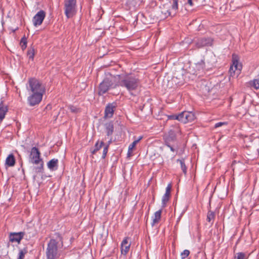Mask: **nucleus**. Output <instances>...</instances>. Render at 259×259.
I'll return each mask as SVG.
<instances>
[{"instance_id": "obj_1", "label": "nucleus", "mask_w": 259, "mask_h": 259, "mask_svg": "<svg viewBox=\"0 0 259 259\" xmlns=\"http://www.w3.org/2000/svg\"><path fill=\"white\" fill-rule=\"evenodd\" d=\"M114 81L116 85L124 86L130 91L136 90L139 84L137 79L128 77L124 73L114 76Z\"/></svg>"}, {"instance_id": "obj_2", "label": "nucleus", "mask_w": 259, "mask_h": 259, "mask_svg": "<svg viewBox=\"0 0 259 259\" xmlns=\"http://www.w3.org/2000/svg\"><path fill=\"white\" fill-rule=\"evenodd\" d=\"M29 161L32 164H39V166L33 168L35 173L42 172L44 167V161L40 158V153L36 147H33L30 151L29 155Z\"/></svg>"}, {"instance_id": "obj_3", "label": "nucleus", "mask_w": 259, "mask_h": 259, "mask_svg": "<svg viewBox=\"0 0 259 259\" xmlns=\"http://www.w3.org/2000/svg\"><path fill=\"white\" fill-rule=\"evenodd\" d=\"M61 241V238L58 235L56 239H51L48 243L46 249L47 259H57L59 257L58 243Z\"/></svg>"}, {"instance_id": "obj_4", "label": "nucleus", "mask_w": 259, "mask_h": 259, "mask_svg": "<svg viewBox=\"0 0 259 259\" xmlns=\"http://www.w3.org/2000/svg\"><path fill=\"white\" fill-rule=\"evenodd\" d=\"M30 90L32 93L41 94L44 95L45 93V88L44 85L37 79L31 78L28 81Z\"/></svg>"}, {"instance_id": "obj_5", "label": "nucleus", "mask_w": 259, "mask_h": 259, "mask_svg": "<svg viewBox=\"0 0 259 259\" xmlns=\"http://www.w3.org/2000/svg\"><path fill=\"white\" fill-rule=\"evenodd\" d=\"M242 65L239 62L238 57L233 54L232 56V64L229 69L230 76L232 77H237L240 74Z\"/></svg>"}, {"instance_id": "obj_6", "label": "nucleus", "mask_w": 259, "mask_h": 259, "mask_svg": "<svg viewBox=\"0 0 259 259\" xmlns=\"http://www.w3.org/2000/svg\"><path fill=\"white\" fill-rule=\"evenodd\" d=\"M64 13L67 18L73 17L76 12V0H64Z\"/></svg>"}, {"instance_id": "obj_7", "label": "nucleus", "mask_w": 259, "mask_h": 259, "mask_svg": "<svg viewBox=\"0 0 259 259\" xmlns=\"http://www.w3.org/2000/svg\"><path fill=\"white\" fill-rule=\"evenodd\" d=\"M177 118H178L179 121L184 123H186L194 121L195 119V116L192 112L184 111L178 114V117Z\"/></svg>"}, {"instance_id": "obj_8", "label": "nucleus", "mask_w": 259, "mask_h": 259, "mask_svg": "<svg viewBox=\"0 0 259 259\" xmlns=\"http://www.w3.org/2000/svg\"><path fill=\"white\" fill-rule=\"evenodd\" d=\"M27 236V233L25 231L20 232H12L9 234V240L11 242H17L20 243L21 240L24 238V236Z\"/></svg>"}, {"instance_id": "obj_9", "label": "nucleus", "mask_w": 259, "mask_h": 259, "mask_svg": "<svg viewBox=\"0 0 259 259\" xmlns=\"http://www.w3.org/2000/svg\"><path fill=\"white\" fill-rule=\"evenodd\" d=\"M43 95L41 94L32 93L28 97V102L30 106H33L38 104L42 100Z\"/></svg>"}, {"instance_id": "obj_10", "label": "nucleus", "mask_w": 259, "mask_h": 259, "mask_svg": "<svg viewBox=\"0 0 259 259\" xmlns=\"http://www.w3.org/2000/svg\"><path fill=\"white\" fill-rule=\"evenodd\" d=\"M46 13L43 10L38 12L33 18V23L35 26L41 25L45 18Z\"/></svg>"}, {"instance_id": "obj_11", "label": "nucleus", "mask_w": 259, "mask_h": 259, "mask_svg": "<svg viewBox=\"0 0 259 259\" xmlns=\"http://www.w3.org/2000/svg\"><path fill=\"white\" fill-rule=\"evenodd\" d=\"M111 85V81H109L108 79H104L99 85L98 90L99 95H103L106 93Z\"/></svg>"}, {"instance_id": "obj_12", "label": "nucleus", "mask_w": 259, "mask_h": 259, "mask_svg": "<svg viewBox=\"0 0 259 259\" xmlns=\"http://www.w3.org/2000/svg\"><path fill=\"white\" fill-rule=\"evenodd\" d=\"M171 189V185L170 184H168L166 188V191L164 195L162 197V207H164L166 203L168 201L170 196V191Z\"/></svg>"}, {"instance_id": "obj_13", "label": "nucleus", "mask_w": 259, "mask_h": 259, "mask_svg": "<svg viewBox=\"0 0 259 259\" xmlns=\"http://www.w3.org/2000/svg\"><path fill=\"white\" fill-rule=\"evenodd\" d=\"M142 139V137H140L129 145L127 154V157H131L133 155V151L135 150L136 146Z\"/></svg>"}, {"instance_id": "obj_14", "label": "nucleus", "mask_w": 259, "mask_h": 259, "mask_svg": "<svg viewBox=\"0 0 259 259\" xmlns=\"http://www.w3.org/2000/svg\"><path fill=\"white\" fill-rule=\"evenodd\" d=\"M131 246V243L128 242L127 238H125L121 244V252L122 254H126L128 251Z\"/></svg>"}, {"instance_id": "obj_15", "label": "nucleus", "mask_w": 259, "mask_h": 259, "mask_svg": "<svg viewBox=\"0 0 259 259\" xmlns=\"http://www.w3.org/2000/svg\"><path fill=\"white\" fill-rule=\"evenodd\" d=\"M113 115V104H109L106 107L105 110L104 118L105 119L110 118Z\"/></svg>"}, {"instance_id": "obj_16", "label": "nucleus", "mask_w": 259, "mask_h": 259, "mask_svg": "<svg viewBox=\"0 0 259 259\" xmlns=\"http://www.w3.org/2000/svg\"><path fill=\"white\" fill-rule=\"evenodd\" d=\"M106 129L107 135L108 137L109 141L108 143L110 144L112 140V135L113 131V123L110 122L109 123H107L106 124Z\"/></svg>"}, {"instance_id": "obj_17", "label": "nucleus", "mask_w": 259, "mask_h": 259, "mask_svg": "<svg viewBox=\"0 0 259 259\" xmlns=\"http://www.w3.org/2000/svg\"><path fill=\"white\" fill-rule=\"evenodd\" d=\"M47 166L51 170H57L58 167V160L57 159H52L47 163Z\"/></svg>"}, {"instance_id": "obj_18", "label": "nucleus", "mask_w": 259, "mask_h": 259, "mask_svg": "<svg viewBox=\"0 0 259 259\" xmlns=\"http://www.w3.org/2000/svg\"><path fill=\"white\" fill-rule=\"evenodd\" d=\"M162 210H159L155 212L152 219V226H153L155 224L158 223L161 219Z\"/></svg>"}, {"instance_id": "obj_19", "label": "nucleus", "mask_w": 259, "mask_h": 259, "mask_svg": "<svg viewBox=\"0 0 259 259\" xmlns=\"http://www.w3.org/2000/svg\"><path fill=\"white\" fill-rule=\"evenodd\" d=\"M8 111L7 106L3 104H0V121L2 122L5 117V115Z\"/></svg>"}, {"instance_id": "obj_20", "label": "nucleus", "mask_w": 259, "mask_h": 259, "mask_svg": "<svg viewBox=\"0 0 259 259\" xmlns=\"http://www.w3.org/2000/svg\"><path fill=\"white\" fill-rule=\"evenodd\" d=\"M15 159L13 154H10L6 160V164L9 166H13L15 165Z\"/></svg>"}, {"instance_id": "obj_21", "label": "nucleus", "mask_w": 259, "mask_h": 259, "mask_svg": "<svg viewBox=\"0 0 259 259\" xmlns=\"http://www.w3.org/2000/svg\"><path fill=\"white\" fill-rule=\"evenodd\" d=\"M210 41L209 39L206 38H201L199 39L198 42H196V45L197 47L200 48L204 46L208 45L209 44Z\"/></svg>"}, {"instance_id": "obj_22", "label": "nucleus", "mask_w": 259, "mask_h": 259, "mask_svg": "<svg viewBox=\"0 0 259 259\" xmlns=\"http://www.w3.org/2000/svg\"><path fill=\"white\" fill-rule=\"evenodd\" d=\"M104 143L103 142H97L94 148L91 149V153L93 154H96V152L101 149Z\"/></svg>"}, {"instance_id": "obj_23", "label": "nucleus", "mask_w": 259, "mask_h": 259, "mask_svg": "<svg viewBox=\"0 0 259 259\" xmlns=\"http://www.w3.org/2000/svg\"><path fill=\"white\" fill-rule=\"evenodd\" d=\"M172 4L171 5V11L172 12L173 15H175L178 9V2L179 0H172Z\"/></svg>"}, {"instance_id": "obj_24", "label": "nucleus", "mask_w": 259, "mask_h": 259, "mask_svg": "<svg viewBox=\"0 0 259 259\" xmlns=\"http://www.w3.org/2000/svg\"><path fill=\"white\" fill-rule=\"evenodd\" d=\"M35 54V50L33 47L29 48L27 52V56L29 59L33 60Z\"/></svg>"}, {"instance_id": "obj_25", "label": "nucleus", "mask_w": 259, "mask_h": 259, "mask_svg": "<svg viewBox=\"0 0 259 259\" xmlns=\"http://www.w3.org/2000/svg\"><path fill=\"white\" fill-rule=\"evenodd\" d=\"M27 253V249L26 248L20 249L18 257L17 259H24L25 255Z\"/></svg>"}, {"instance_id": "obj_26", "label": "nucleus", "mask_w": 259, "mask_h": 259, "mask_svg": "<svg viewBox=\"0 0 259 259\" xmlns=\"http://www.w3.org/2000/svg\"><path fill=\"white\" fill-rule=\"evenodd\" d=\"M177 162L180 163L183 172L186 174L187 172V167L184 163V160L183 159H178Z\"/></svg>"}, {"instance_id": "obj_27", "label": "nucleus", "mask_w": 259, "mask_h": 259, "mask_svg": "<svg viewBox=\"0 0 259 259\" xmlns=\"http://www.w3.org/2000/svg\"><path fill=\"white\" fill-rule=\"evenodd\" d=\"M235 259H247L246 255L243 252L237 253L235 255Z\"/></svg>"}, {"instance_id": "obj_28", "label": "nucleus", "mask_w": 259, "mask_h": 259, "mask_svg": "<svg viewBox=\"0 0 259 259\" xmlns=\"http://www.w3.org/2000/svg\"><path fill=\"white\" fill-rule=\"evenodd\" d=\"M215 214L213 212L209 211H208L207 215V220L209 222H211L214 219Z\"/></svg>"}, {"instance_id": "obj_29", "label": "nucleus", "mask_w": 259, "mask_h": 259, "mask_svg": "<svg viewBox=\"0 0 259 259\" xmlns=\"http://www.w3.org/2000/svg\"><path fill=\"white\" fill-rule=\"evenodd\" d=\"M20 44L21 45V48L23 50L25 49L27 47V39L24 36L21 38Z\"/></svg>"}, {"instance_id": "obj_30", "label": "nucleus", "mask_w": 259, "mask_h": 259, "mask_svg": "<svg viewBox=\"0 0 259 259\" xmlns=\"http://www.w3.org/2000/svg\"><path fill=\"white\" fill-rule=\"evenodd\" d=\"M161 13L164 15L165 17L167 16H174L172 14V12L171 11H169V10H166L165 9L162 10Z\"/></svg>"}, {"instance_id": "obj_31", "label": "nucleus", "mask_w": 259, "mask_h": 259, "mask_svg": "<svg viewBox=\"0 0 259 259\" xmlns=\"http://www.w3.org/2000/svg\"><path fill=\"white\" fill-rule=\"evenodd\" d=\"M190 254V251L188 250H184L181 254V256L182 259L185 258Z\"/></svg>"}, {"instance_id": "obj_32", "label": "nucleus", "mask_w": 259, "mask_h": 259, "mask_svg": "<svg viewBox=\"0 0 259 259\" xmlns=\"http://www.w3.org/2000/svg\"><path fill=\"white\" fill-rule=\"evenodd\" d=\"M252 85L255 89H259V79H255L253 82Z\"/></svg>"}, {"instance_id": "obj_33", "label": "nucleus", "mask_w": 259, "mask_h": 259, "mask_svg": "<svg viewBox=\"0 0 259 259\" xmlns=\"http://www.w3.org/2000/svg\"><path fill=\"white\" fill-rule=\"evenodd\" d=\"M69 109L72 113H77L79 111V109L78 108L73 106H69Z\"/></svg>"}, {"instance_id": "obj_34", "label": "nucleus", "mask_w": 259, "mask_h": 259, "mask_svg": "<svg viewBox=\"0 0 259 259\" xmlns=\"http://www.w3.org/2000/svg\"><path fill=\"white\" fill-rule=\"evenodd\" d=\"M108 145H106L104 147V149H103V155H102V157L104 158L105 157V156L107 154V153L108 152Z\"/></svg>"}, {"instance_id": "obj_35", "label": "nucleus", "mask_w": 259, "mask_h": 259, "mask_svg": "<svg viewBox=\"0 0 259 259\" xmlns=\"http://www.w3.org/2000/svg\"><path fill=\"white\" fill-rule=\"evenodd\" d=\"M227 122H220L217 123L214 125V127L217 128V127H220L222 125H227Z\"/></svg>"}, {"instance_id": "obj_36", "label": "nucleus", "mask_w": 259, "mask_h": 259, "mask_svg": "<svg viewBox=\"0 0 259 259\" xmlns=\"http://www.w3.org/2000/svg\"><path fill=\"white\" fill-rule=\"evenodd\" d=\"M168 138H167V140H166V141H165V145H166L167 147H169V148H170V150H171V151H172V152L175 151H176V150H175V149L174 148V147H173L171 145H170L169 144V143H168Z\"/></svg>"}, {"instance_id": "obj_37", "label": "nucleus", "mask_w": 259, "mask_h": 259, "mask_svg": "<svg viewBox=\"0 0 259 259\" xmlns=\"http://www.w3.org/2000/svg\"><path fill=\"white\" fill-rule=\"evenodd\" d=\"M177 117H178V115H172L169 116L168 118L169 119H177L178 120V118H177Z\"/></svg>"}, {"instance_id": "obj_38", "label": "nucleus", "mask_w": 259, "mask_h": 259, "mask_svg": "<svg viewBox=\"0 0 259 259\" xmlns=\"http://www.w3.org/2000/svg\"><path fill=\"white\" fill-rule=\"evenodd\" d=\"M188 4L190 6H193V3H192V0H188Z\"/></svg>"}, {"instance_id": "obj_39", "label": "nucleus", "mask_w": 259, "mask_h": 259, "mask_svg": "<svg viewBox=\"0 0 259 259\" xmlns=\"http://www.w3.org/2000/svg\"><path fill=\"white\" fill-rule=\"evenodd\" d=\"M52 108V106L51 105H48L46 107V110H51Z\"/></svg>"}, {"instance_id": "obj_40", "label": "nucleus", "mask_w": 259, "mask_h": 259, "mask_svg": "<svg viewBox=\"0 0 259 259\" xmlns=\"http://www.w3.org/2000/svg\"><path fill=\"white\" fill-rule=\"evenodd\" d=\"M175 136L174 134H171V137H170V138L171 139V140H173V139L175 138Z\"/></svg>"}, {"instance_id": "obj_41", "label": "nucleus", "mask_w": 259, "mask_h": 259, "mask_svg": "<svg viewBox=\"0 0 259 259\" xmlns=\"http://www.w3.org/2000/svg\"><path fill=\"white\" fill-rule=\"evenodd\" d=\"M118 66V67H120V65H118V64H114V69H115V66Z\"/></svg>"}]
</instances>
